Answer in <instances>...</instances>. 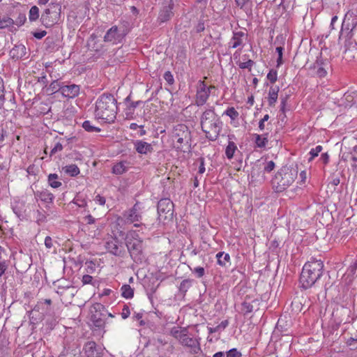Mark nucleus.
I'll return each mask as SVG.
<instances>
[{"label":"nucleus","mask_w":357,"mask_h":357,"mask_svg":"<svg viewBox=\"0 0 357 357\" xmlns=\"http://www.w3.org/2000/svg\"><path fill=\"white\" fill-rule=\"evenodd\" d=\"M116 104V100L113 95L103 93L96 102V118L105 123L114 122L117 114Z\"/></svg>","instance_id":"f257e3e1"},{"label":"nucleus","mask_w":357,"mask_h":357,"mask_svg":"<svg viewBox=\"0 0 357 357\" xmlns=\"http://www.w3.org/2000/svg\"><path fill=\"white\" fill-rule=\"evenodd\" d=\"M324 264L321 260L312 259L306 262L300 276V284L303 289L312 287L323 273Z\"/></svg>","instance_id":"f03ea898"},{"label":"nucleus","mask_w":357,"mask_h":357,"mask_svg":"<svg viewBox=\"0 0 357 357\" xmlns=\"http://www.w3.org/2000/svg\"><path fill=\"white\" fill-rule=\"evenodd\" d=\"M201 127L209 140L215 141L218 139L222 130V121L213 108L208 109L203 112L201 116Z\"/></svg>","instance_id":"7ed1b4c3"},{"label":"nucleus","mask_w":357,"mask_h":357,"mask_svg":"<svg viewBox=\"0 0 357 357\" xmlns=\"http://www.w3.org/2000/svg\"><path fill=\"white\" fill-rule=\"evenodd\" d=\"M170 335L183 347L188 349V352L194 357H197L202 352L199 339L191 337L187 328L173 327Z\"/></svg>","instance_id":"20e7f679"},{"label":"nucleus","mask_w":357,"mask_h":357,"mask_svg":"<svg viewBox=\"0 0 357 357\" xmlns=\"http://www.w3.org/2000/svg\"><path fill=\"white\" fill-rule=\"evenodd\" d=\"M172 146L177 151L185 152L189 149L191 142V132L185 124L174 126L169 134Z\"/></svg>","instance_id":"39448f33"},{"label":"nucleus","mask_w":357,"mask_h":357,"mask_svg":"<svg viewBox=\"0 0 357 357\" xmlns=\"http://www.w3.org/2000/svg\"><path fill=\"white\" fill-rule=\"evenodd\" d=\"M298 172L294 168L283 167L281 168L274 178L271 183L273 189L275 192H282L287 190L295 181Z\"/></svg>","instance_id":"423d86ee"},{"label":"nucleus","mask_w":357,"mask_h":357,"mask_svg":"<svg viewBox=\"0 0 357 357\" xmlns=\"http://www.w3.org/2000/svg\"><path fill=\"white\" fill-rule=\"evenodd\" d=\"M125 240L131 258L136 263H142L145 258L143 240L133 230L129 231L127 233Z\"/></svg>","instance_id":"0eeeda50"},{"label":"nucleus","mask_w":357,"mask_h":357,"mask_svg":"<svg viewBox=\"0 0 357 357\" xmlns=\"http://www.w3.org/2000/svg\"><path fill=\"white\" fill-rule=\"evenodd\" d=\"M206 77H204V80H200L197 83L195 104L197 106H202L207 102L211 94H214L216 91L215 86L213 84L208 85L206 82Z\"/></svg>","instance_id":"6e6552de"},{"label":"nucleus","mask_w":357,"mask_h":357,"mask_svg":"<svg viewBox=\"0 0 357 357\" xmlns=\"http://www.w3.org/2000/svg\"><path fill=\"white\" fill-rule=\"evenodd\" d=\"M61 6L59 3H50L41 15L42 24L46 27H50L57 24L61 17Z\"/></svg>","instance_id":"1a4fd4ad"},{"label":"nucleus","mask_w":357,"mask_h":357,"mask_svg":"<svg viewBox=\"0 0 357 357\" xmlns=\"http://www.w3.org/2000/svg\"><path fill=\"white\" fill-rule=\"evenodd\" d=\"M158 213L160 219L172 218L174 214V204L167 198L161 199L158 203Z\"/></svg>","instance_id":"9d476101"},{"label":"nucleus","mask_w":357,"mask_h":357,"mask_svg":"<svg viewBox=\"0 0 357 357\" xmlns=\"http://www.w3.org/2000/svg\"><path fill=\"white\" fill-rule=\"evenodd\" d=\"M126 36L123 29H119L117 26H112L105 33L104 41L113 45L121 43Z\"/></svg>","instance_id":"9b49d317"},{"label":"nucleus","mask_w":357,"mask_h":357,"mask_svg":"<svg viewBox=\"0 0 357 357\" xmlns=\"http://www.w3.org/2000/svg\"><path fill=\"white\" fill-rule=\"evenodd\" d=\"M176 0H164L162 8L159 13L158 20L160 23L167 22L174 15L172 11Z\"/></svg>","instance_id":"f8f14e48"},{"label":"nucleus","mask_w":357,"mask_h":357,"mask_svg":"<svg viewBox=\"0 0 357 357\" xmlns=\"http://www.w3.org/2000/svg\"><path fill=\"white\" fill-rule=\"evenodd\" d=\"M106 250L115 256H121L124 252L123 248L120 245L119 240L117 238H111L105 243Z\"/></svg>","instance_id":"ddd939ff"},{"label":"nucleus","mask_w":357,"mask_h":357,"mask_svg":"<svg viewBox=\"0 0 357 357\" xmlns=\"http://www.w3.org/2000/svg\"><path fill=\"white\" fill-rule=\"evenodd\" d=\"M86 357H101L102 348L98 347L94 341L87 342L83 348Z\"/></svg>","instance_id":"4468645a"},{"label":"nucleus","mask_w":357,"mask_h":357,"mask_svg":"<svg viewBox=\"0 0 357 357\" xmlns=\"http://www.w3.org/2000/svg\"><path fill=\"white\" fill-rule=\"evenodd\" d=\"M124 217L128 222L134 223L135 227H139V225L135 223L141 220V215L138 212L137 204H135L132 208L124 213Z\"/></svg>","instance_id":"2eb2a0df"},{"label":"nucleus","mask_w":357,"mask_h":357,"mask_svg":"<svg viewBox=\"0 0 357 357\" xmlns=\"http://www.w3.org/2000/svg\"><path fill=\"white\" fill-rule=\"evenodd\" d=\"M246 34L243 31L234 32L229 42V48L236 49L243 47Z\"/></svg>","instance_id":"dca6fc26"},{"label":"nucleus","mask_w":357,"mask_h":357,"mask_svg":"<svg viewBox=\"0 0 357 357\" xmlns=\"http://www.w3.org/2000/svg\"><path fill=\"white\" fill-rule=\"evenodd\" d=\"M59 91L64 97L73 98L78 96L79 86L76 84L63 86L59 88Z\"/></svg>","instance_id":"f3484780"},{"label":"nucleus","mask_w":357,"mask_h":357,"mask_svg":"<svg viewBox=\"0 0 357 357\" xmlns=\"http://www.w3.org/2000/svg\"><path fill=\"white\" fill-rule=\"evenodd\" d=\"M280 88L278 86H271L269 88L267 101L270 107H274L277 102Z\"/></svg>","instance_id":"a211bd4d"},{"label":"nucleus","mask_w":357,"mask_h":357,"mask_svg":"<svg viewBox=\"0 0 357 357\" xmlns=\"http://www.w3.org/2000/svg\"><path fill=\"white\" fill-rule=\"evenodd\" d=\"M135 148L136 151L140 154H147L153 151L151 144L142 140H137L135 142Z\"/></svg>","instance_id":"6ab92c4d"},{"label":"nucleus","mask_w":357,"mask_h":357,"mask_svg":"<svg viewBox=\"0 0 357 357\" xmlns=\"http://www.w3.org/2000/svg\"><path fill=\"white\" fill-rule=\"evenodd\" d=\"M105 310V306L100 303H96L92 305L90 307L91 319L93 322H98L100 317L98 313L100 314L102 310Z\"/></svg>","instance_id":"aec40b11"},{"label":"nucleus","mask_w":357,"mask_h":357,"mask_svg":"<svg viewBox=\"0 0 357 357\" xmlns=\"http://www.w3.org/2000/svg\"><path fill=\"white\" fill-rule=\"evenodd\" d=\"M217 263L222 267L227 266V264L230 262V256L228 253L220 252L216 255Z\"/></svg>","instance_id":"412c9836"},{"label":"nucleus","mask_w":357,"mask_h":357,"mask_svg":"<svg viewBox=\"0 0 357 357\" xmlns=\"http://www.w3.org/2000/svg\"><path fill=\"white\" fill-rule=\"evenodd\" d=\"M267 134L266 135H259V134H255V142L256 144V146L258 148H264L266 144H268V139L267 137Z\"/></svg>","instance_id":"4be33fe9"},{"label":"nucleus","mask_w":357,"mask_h":357,"mask_svg":"<svg viewBox=\"0 0 357 357\" xmlns=\"http://www.w3.org/2000/svg\"><path fill=\"white\" fill-rule=\"evenodd\" d=\"M26 48L24 45H18L13 47L10 51V54L13 58L17 59L22 58L25 54Z\"/></svg>","instance_id":"5701e85b"},{"label":"nucleus","mask_w":357,"mask_h":357,"mask_svg":"<svg viewBox=\"0 0 357 357\" xmlns=\"http://www.w3.org/2000/svg\"><path fill=\"white\" fill-rule=\"evenodd\" d=\"M121 291V296L126 299H130L134 296V289L129 284H123Z\"/></svg>","instance_id":"b1692460"},{"label":"nucleus","mask_w":357,"mask_h":357,"mask_svg":"<svg viewBox=\"0 0 357 357\" xmlns=\"http://www.w3.org/2000/svg\"><path fill=\"white\" fill-rule=\"evenodd\" d=\"M63 171L66 174L71 176H75L80 172L79 167L75 164L66 165L63 167Z\"/></svg>","instance_id":"393cba45"},{"label":"nucleus","mask_w":357,"mask_h":357,"mask_svg":"<svg viewBox=\"0 0 357 357\" xmlns=\"http://www.w3.org/2000/svg\"><path fill=\"white\" fill-rule=\"evenodd\" d=\"M236 63L238 66L241 69H248L249 71H251L255 62L251 59H244L243 61H241L240 59L236 61Z\"/></svg>","instance_id":"a878e982"},{"label":"nucleus","mask_w":357,"mask_h":357,"mask_svg":"<svg viewBox=\"0 0 357 357\" xmlns=\"http://www.w3.org/2000/svg\"><path fill=\"white\" fill-rule=\"evenodd\" d=\"M127 168L125 162H120L113 166L112 173L116 175H121L127 171Z\"/></svg>","instance_id":"bb28decb"},{"label":"nucleus","mask_w":357,"mask_h":357,"mask_svg":"<svg viewBox=\"0 0 357 357\" xmlns=\"http://www.w3.org/2000/svg\"><path fill=\"white\" fill-rule=\"evenodd\" d=\"M237 150L236 144L232 141H229L228 144L225 149V154L228 159H231L234 157L235 151Z\"/></svg>","instance_id":"cd10ccee"},{"label":"nucleus","mask_w":357,"mask_h":357,"mask_svg":"<svg viewBox=\"0 0 357 357\" xmlns=\"http://www.w3.org/2000/svg\"><path fill=\"white\" fill-rule=\"evenodd\" d=\"M59 176L56 174H50L48 176V183L49 185L53 188H59L62 183L61 181H58Z\"/></svg>","instance_id":"c85d7f7f"},{"label":"nucleus","mask_w":357,"mask_h":357,"mask_svg":"<svg viewBox=\"0 0 357 357\" xmlns=\"http://www.w3.org/2000/svg\"><path fill=\"white\" fill-rule=\"evenodd\" d=\"M73 203L78 207H86L87 206L86 196L77 194L73 199Z\"/></svg>","instance_id":"c756f323"},{"label":"nucleus","mask_w":357,"mask_h":357,"mask_svg":"<svg viewBox=\"0 0 357 357\" xmlns=\"http://www.w3.org/2000/svg\"><path fill=\"white\" fill-rule=\"evenodd\" d=\"M223 115L229 116L231 119V123L232 121L238 119L239 113L234 107H229L224 112Z\"/></svg>","instance_id":"7c9ffc66"},{"label":"nucleus","mask_w":357,"mask_h":357,"mask_svg":"<svg viewBox=\"0 0 357 357\" xmlns=\"http://www.w3.org/2000/svg\"><path fill=\"white\" fill-rule=\"evenodd\" d=\"M39 17V9L36 6H32L29 12V20L30 22H35Z\"/></svg>","instance_id":"2f4dec72"},{"label":"nucleus","mask_w":357,"mask_h":357,"mask_svg":"<svg viewBox=\"0 0 357 357\" xmlns=\"http://www.w3.org/2000/svg\"><path fill=\"white\" fill-rule=\"evenodd\" d=\"M13 24V20L8 17L0 18V29H5Z\"/></svg>","instance_id":"473e14b6"},{"label":"nucleus","mask_w":357,"mask_h":357,"mask_svg":"<svg viewBox=\"0 0 357 357\" xmlns=\"http://www.w3.org/2000/svg\"><path fill=\"white\" fill-rule=\"evenodd\" d=\"M350 160L352 161L351 164L353 169H357V146H354L352 151L350 153Z\"/></svg>","instance_id":"72a5a7b5"},{"label":"nucleus","mask_w":357,"mask_h":357,"mask_svg":"<svg viewBox=\"0 0 357 357\" xmlns=\"http://www.w3.org/2000/svg\"><path fill=\"white\" fill-rule=\"evenodd\" d=\"M241 311L244 314L253 311V305L251 303L245 301L241 305Z\"/></svg>","instance_id":"f704fd0d"},{"label":"nucleus","mask_w":357,"mask_h":357,"mask_svg":"<svg viewBox=\"0 0 357 357\" xmlns=\"http://www.w3.org/2000/svg\"><path fill=\"white\" fill-rule=\"evenodd\" d=\"M323 147L321 145L317 146L315 148L312 149L310 151V157L309 161H312L315 157L318 156L319 153L322 151Z\"/></svg>","instance_id":"c9c22d12"},{"label":"nucleus","mask_w":357,"mask_h":357,"mask_svg":"<svg viewBox=\"0 0 357 357\" xmlns=\"http://www.w3.org/2000/svg\"><path fill=\"white\" fill-rule=\"evenodd\" d=\"M267 79L270 81L271 84H274L278 80V72L275 70L271 69L268 72L266 76Z\"/></svg>","instance_id":"e433bc0d"},{"label":"nucleus","mask_w":357,"mask_h":357,"mask_svg":"<svg viewBox=\"0 0 357 357\" xmlns=\"http://www.w3.org/2000/svg\"><path fill=\"white\" fill-rule=\"evenodd\" d=\"M82 127L88 132L100 131V129L93 126L89 121H85L82 124Z\"/></svg>","instance_id":"4c0bfd02"},{"label":"nucleus","mask_w":357,"mask_h":357,"mask_svg":"<svg viewBox=\"0 0 357 357\" xmlns=\"http://www.w3.org/2000/svg\"><path fill=\"white\" fill-rule=\"evenodd\" d=\"M283 50H284V48L282 47H276V52L278 54V57L277 59V66L278 67L280 66L283 63V61H282Z\"/></svg>","instance_id":"58836bf2"},{"label":"nucleus","mask_w":357,"mask_h":357,"mask_svg":"<svg viewBox=\"0 0 357 357\" xmlns=\"http://www.w3.org/2000/svg\"><path fill=\"white\" fill-rule=\"evenodd\" d=\"M192 273L195 274L198 278H202L205 274V270L203 267L197 266L192 270Z\"/></svg>","instance_id":"ea45409f"},{"label":"nucleus","mask_w":357,"mask_h":357,"mask_svg":"<svg viewBox=\"0 0 357 357\" xmlns=\"http://www.w3.org/2000/svg\"><path fill=\"white\" fill-rule=\"evenodd\" d=\"M275 167V162L272 160L268 161L264 164V170L266 172H271Z\"/></svg>","instance_id":"a19ab883"},{"label":"nucleus","mask_w":357,"mask_h":357,"mask_svg":"<svg viewBox=\"0 0 357 357\" xmlns=\"http://www.w3.org/2000/svg\"><path fill=\"white\" fill-rule=\"evenodd\" d=\"M164 79L169 84H172L174 82V77L171 72L169 71L165 72V73L164 74Z\"/></svg>","instance_id":"79ce46f5"},{"label":"nucleus","mask_w":357,"mask_h":357,"mask_svg":"<svg viewBox=\"0 0 357 357\" xmlns=\"http://www.w3.org/2000/svg\"><path fill=\"white\" fill-rule=\"evenodd\" d=\"M227 357H240L241 356V353L237 351L236 349H231L228 351L226 354Z\"/></svg>","instance_id":"37998d69"},{"label":"nucleus","mask_w":357,"mask_h":357,"mask_svg":"<svg viewBox=\"0 0 357 357\" xmlns=\"http://www.w3.org/2000/svg\"><path fill=\"white\" fill-rule=\"evenodd\" d=\"M63 149V146L60 142H57L55 144L54 146L50 151V155L55 154L58 151H61Z\"/></svg>","instance_id":"c03bdc74"},{"label":"nucleus","mask_w":357,"mask_h":357,"mask_svg":"<svg viewBox=\"0 0 357 357\" xmlns=\"http://www.w3.org/2000/svg\"><path fill=\"white\" fill-rule=\"evenodd\" d=\"M130 314L129 307L126 305H125L123 307L122 312H121V317L123 319H127Z\"/></svg>","instance_id":"a18cd8bd"},{"label":"nucleus","mask_w":357,"mask_h":357,"mask_svg":"<svg viewBox=\"0 0 357 357\" xmlns=\"http://www.w3.org/2000/svg\"><path fill=\"white\" fill-rule=\"evenodd\" d=\"M41 195H42L41 198L45 201L49 200V201L52 202L54 198L53 195L48 192H42Z\"/></svg>","instance_id":"49530a36"},{"label":"nucleus","mask_w":357,"mask_h":357,"mask_svg":"<svg viewBox=\"0 0 357 357\" xmlns=\"http://www.w3.org/2000/svg\"><path fill=\"white\" fill-rule=\"evenodd\" d=\"M94 200H95L96 203H97L101 206H104L106 202L105 198L100 195H96Z\"/></svg>","instance_id":"de8ad7c7"},{"label":"nucleus","mask_w":357,"mask_h":357,"mask_svg":"<svg viewBox=\"0 0 357 357\" xmlns=\"http://www.w3.org/2000/svg\"><path fill=\"white\" fill-rule=\"evenodd\" d=\"M199 162H200V164H199V170H198V173L199 174H202L205 172L206 171V169H205V165H204V159L203 158H200L199 159Z\"/></svg>","instance_id":"09e8293b"},{"label":"nucleus","mask_w":357,"mask_h":357,"mask_svg":"<svg viewBox=\"0 0 357 357\" xmlns=\"http://www.w3.org/2000/svg\"><path fill=\"white\" fill-rule=\"evenodd\" d=\"M92 280H93V278H92V276H91L89 275H83L82 279V282L84 284H91Z\"/></svg>","instance_id":"8fccbe9b"},{"label":"nucleus","mask_w":357,"mask_h":357,"mask_svg":"<svg viewBox=\"0 0 357 357\" xmlns=\"http://www.w3.org/2000/svg\"><path fill=\"white\" fill-rule=\"evenodd\" d=\"M317 75L319 77H324L327 75V71L323 67H319L317 70Z\"/></svg>","instance_id":"3c124183"},{"label":"nucleus","mask_w":357,"mask_h":357,"mask_svg":"<svg viewBox=\"0 0 357 357\" xmlns=\"http://www.w3.org/2000/svg\"><path fill=\"white\" fill-rule=\"evenodd\" d=\"M229 325V321L228 320H224L222 321L219 325L217 326L218 331H222L225 330Z\"/></svg>","instance_id":"603ef678"},{"label":"nucleus","mask_w":357,"mask_h":357,"mask_svg":"<svg viewBox=\"0 0 357 357\" xmlns=\"http://www.w3.org/2000/svg\"><path fill=\"white\" fill-rule=\"evenodd\" d=\"M45 245L48 249H50L53 246L52 239L50 236H46L45 239Z\"/></svg>","instance_id":"864d4df0"},{"label":"nucleus","mask_w":357,"mask_h":357,"mask_svg":"<svg viewBox=\"0 0 357 357\" xmlns=\"http://www.w3.org/2000/svg\"><path fill=\"white\" fill-rule=\"evenodd\" d=\"M33 36L37 38V39H41L43 38L44 36H46L47 34V31H39V32H34L33 33Z\"/></svg>","instance_id":"5fc2aeb1"},{"label":"nucleus","mask_w":357,"mask_h":357,"mask_svg":"<svg viewBox=\"0 0 357 357\" xmlns=\"http://www.w3.org/2000/svg\"><path fill=\"white\" fill-rule=\"evenodd\" d=\"M7 269V266L5 261L0 262V277L4 274Z\"/></svg>","instance_id":"6e6d98bb"},{"label":"nucleus","mask_w":357,"mask_h":357,"mask_svg":"<svg viewBox=\"0 0 357 357\" xmlns=\"http://www.w3.org/2000/svg\"><path fill=\"white\" fill-rule=\"evenodd\" d=\"M249 0H235V3L236 6L241 8H242Z\"/></svg>","instance_id":"4d7b16f0"},{"label":"nucleus","mask_w":357,"mask_h":357,"mask_svg":"<svg viewBox=\"0 0 357 357\" xmlns=\"http://www.w3.org/2000/svg\"><path fill=\"white\" fill-rule=\"evenodd\" d=\"M60 87L61 86H59V83L57 82H53L50 84V88L52 89V91H57L58 90H59Z\"/></svg>","instance_id":"13d9d810"},{"label":"nucleus","mask_w":357,"mask_h":357,"mask_svg":"<svg viewBox=\"0 0 357 357\" xmlns=\"http://www.w3.org/2000/svg\"><path fill=\"white\" fill-rule=\"evenodd\" d=\"M88 224H93L96 221L95 218L91 215H88L85 217Z\"/></svg>","instance_id":"bf43d9fd"},{"label":"nucleus","mask_w":357,"mask_h":357,"mask_svg":"<svg viewBox=\"0 0 357 357\" xmlns=\"http://www.w3.org/2000/svg\"><path fill=\"white\" fill-rule=\"evenodd\" d=\"M112 293V290L110 289H104L102 293L100 294V297H102L105 296H109Z\"/></svg>","instance_id":"052dcab7"},{"label":"nucleus","mask_w":357,"mask_h":357,"mask_svg":"<svg viewBox=\"0 0 357 357\" xmlns=\"http://www.w3.org/2000/svg\"><path fill=\"white\" fill-rule=\"evenodd\" d=\"M247 103L249 105L250 107L253 106L255 103V98L253 95H251L250 96L248 97Z\"/></svg>","instance_id":"680f3d73"},{"label":"nucleus","mask_w":357,"mask_h":357,"mask_svg":"<svg viewBox=\"0 0 357 357\" xmlns=\"http://www.w3.org/2000/svg\"><path fill=\"white\" fill-rule=\"evenodd\" d=\"M139 102H132L128 107L127 109H132V111L135 110V107L137 106Z\"/></svg>","instance_id":"e2e57ef3"},{"label":"nucleus","mask_w":357,"mask_h":357,"mask_svg":"<svg viewBox=\"0 0 357 357\" xmlns=\"http://www.w3.org/2000/svg\"><path fill=\"white\" fill-rule=\"evenodd\" d=\"M208 333L210 334L215 333H217V332L219 331L217 326H215V327H208Z\"/></svg>","instance_id":"0e129e2a"},{"label":"nucleus","mask_w":357,"mask_h":357,"mask_svg":"<svg viewBox=\"0 0 357 357\" xmlns=\"http://www.w3.org/2000/svg\"><path fill=\"white\" fill-rule=\"evenodd\" d=\"M259 128L261 131L265 129V121H262L261 119L259 122Z\"/></svg>","instance_id":"69168bd1"},{"label":"nucleus","mask_w":357,"mask_h":357,"mask_svg":"<svg viewBox=\"0 0 357 357\" xmlns=\"http://www.w3.org/2000/svg\"><path fill=\"white\" fill-rule=\"evenodd\" d=\"M337 20V15H335L332 17L331 19V27L332 29H334V24L335 23V22Z\"/></svg>","instance_id":"338daca9"},{"label":"nucleus","mask_w":357,"mask_h":357,"mask_svg":"<svg viewBox=\"0 0 357 357\" xmlns=\"http://www.w3.org/2000/svg\"><path fill=\"white\" fill-rule=\"evenodd\" d=\"M321 158L323 159L325 164L328 163V155L327 153H324L321 155Z\"/></svg>","instance_id":"774afa93"}]
</instances>
